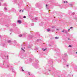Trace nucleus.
Here are the masks:
<instances>
[{"label":"nucleus","mask_w":77,"mask_h":77,"mask_svg":"<svg viewBox=\"0 0 77 77\" xmlns=\"http://www.w3.org/2000/svg\"><path fill=\"white\" fill-rule=\"evenodd\" d=\"M62 58L64 61L63 63L65 64V62H67V59H68V56L66 54V53H65L64 54V56L62 57Z\"/></svg>","instance_id":"nucleus-2"},{"label":"nucleus","mask_w":77,"mask_h":77,"mask_svg":"<svg viewBox=\"0 0 77 77\" xmlns=\"http://www.w3.org/2000/svg\"><path fill=\"white\" fill-rule=\"evenodd\" d=\"M68 40H70V39H69V38H68Z\"/></svg>","instance_id":"nucleus-59"},{"label":"nucleus","mask_w":77,"mask_h":77,"mask_svg":"<svg viewBox=\"0 0 77 77\" xmlns=\"http://www.w3.org/2000/svg\"><path fill=\"white\" fill-rule=\"evenodd\" d=\"M50 63L48 64V65H50Z\"/></svg>","instance_id":"nucleus-63"},{"label":"nucleus","mask_w":77,"mask_h":77,"mask_svg":"<svg viewBox=\"0 0 77 77\" xmlns=\"http://www.w3.org/2000/svg\"><path fill=\"white\" fill-rule=\"evenodd\" d=\"M65 33H68V31H65Z\"/></svg>","instance_id":"nucleus-40"},{"label":"nucleus","mask_w":77,"mask_h":77,"mask_svg":"<svg viewBox=\"0 0 77 77\" xmlns=\"http://www.w3.org/2000/svg\"><path fill=\"white\" fill-rule=\"evenodd\" d=\"M18 5H19L18 6H20V4H18ZM20 7H21V6H20Z\"/></svg>","instance_id":"nucleus-49"},{"label":"nucleus","mask_w":77,"mask_h":77,"mask_svg":"<svg viewBox=\"0 0 77 77\" xmlns=\"http://www.w3.org/2000/svg\"><path fill=\"white\" fill-rule=\"evenodd\" d=\"M55 39H59V37H55Z\"/></svg>","instance_id":"nucleus-39"},{"label":"nucleus","mask_w":77,"mask_h":77,"mask_svg":"<svg viewBox=\"0 0 77 77\" xmlns=\"http://www.w3.org/2000/svg\"><path fill=\"white\" fill-rule=\"evenodd\" d=\"M38 17H36L35 19L33 18L32 19H31V20H32V21H34V20H35V21H36L37 20H38Z\"/></svg>","instance_id":"nucleus-10"},{"label":"nucleus","mask_w":77,"mask_h":77,"mask_svg":"<svg viewBox=\"0 0 77 77\" xmlns=\"http://www.w3.org/2000/svg\"><path fill=\"white\" fill-rule=\"evenodd\" d=\"M24 12V10H23L22 11V12Z\"/></svg>","instance_id":"nucleus-57"},{"label":"nucleus","mask_w":77,"mask_h":77,"mask_svg":"<svg viewBox=\"0 0 77 77\" xmlns=\"http://www.w3.org/2000/svg\"><path fill=\"white\" fill-rule=\"evenodd\" d=\"M60 17H62V15H60Z\"/></svg>","instance_id":"nucleus-50"},{"label":"nucleus","mask_w":77,"mask_h":77,"mask_svg":"<svg viewBox=\"0 0 77 77\" xmlns=\"http://www.w3.org/2000/svg\"><path fill=\"white\" fill-rule=\"evenodd\" d=\"M21 11H22V10H20V11H19V12H21Z\"/></svg>","instance_id":"nucleus-52"},{"label":"nucleus","mask_w":77,"mask_h":77,"mask_svg":"<svg viewBox=\"0 0 77 77\" xmlns=\"http://www.w3.org/2000/svg\"><path fill=\"white\" fill-rule=\"evenodd\" d=\"M72 28H73V27H70V29H72Z\"/></svg>","instance_id":"nucleus-46"},{"label":"nucleus","mask_w":77,"mask_h":77,"mask_svg":"<svg viewBox=\"0 0 77 77\" xmlns=\"http://www.w3.org/2000/svg\"><path fill=\"white\" fill-rule=\"evenodd\" d=\"M32 47V45H29L28 46V48H31Z\"/></svg>","instance_id":"nucleus-11"},{"label":"nucleus","mask_w":77,"mask_h":77,"mask_svg":"<svg viewBox=\"0 0 77 77\" xmlns=\"http://www.w3.org/2000/svg\"><path fill=\"white\" fill-rule=\"evenodd\" d=\"M39 41H40V39H38L37 40V41L38 42Z\"/></svg>","instance_id":"nucleus-48"},{"label":"nucleus","mask_w":77,"mask_h":77,"mask_svg":"<svg viewBox=\"0 0 77 77\" xmlns=\"http://www.w3.org/2000/svg\"><path fill=\"white\" fill-rule=\"evenodd\" d=\"M35 61L36 62H37L38 63V62H39V61H38V60H35Z\"/></svg>","instance_id":"nucleus-30"},{"label":"nucleus","mask_w":77,"mask_h":77,"mask_svg":"<svg viewBox=\"0 0 77 77\" xmlns=\"http://www.w3.org/2000/svg\"><path fill=\"white\" fill-rule=\"evenodd\" d=\"M1 37H2V35H0V38H1Z\"/></svg>","instance_id":"nucleus-61"},{"label":"nucleus","mask_w":77,"mask_h":77,"mask_svg":"<svg viewBox=\"0 0 77 77\" xmlns=\"http://www.w3.org/2000/svg\"><path fill=\"white\" fill-rule=\"evenodd\" d=\"M0 1H1L2 2H3V0H0Z\"/></svg>","instance_id":"nucleus-53"},{"label":"nucleus","mask_w":77,"mask_h":77,"mask_svg":"<svg viewBox=\"0 0 77 77\" xmlns=\"http://www.w3.org/2000/svg\"><path fill=\"white\" fill-rule=\"evenodd\" d=\"M36 33L37 34V35H38V36H39V32H36Z\"/></svg>","instance_id":"nucleus-35"},{"label":"nucleus","mask_w":77,"mask_h":77,"mask_svg":"<svg viewBox=\"0 0 77 77\" xmlns=\"http://www.w3.org/2000/svg\"><path fill=\"white\" fill-rule=\"evenodd\" d=\"M76 71H77V69H75Z\"/></svg>","instance_id":"nucleus-64"},{"label":"nucleus","mask_w":77,"mask_h":77,"mask_svg":"<svg viewBox=\"0 0 77 77\" xmlns=\"http://www.w3.org/2000/svg\"><path fill=\"white\" fill-rule=\"evenodd\" d=\"M62 32H64V31L63 30L62 31Z\"/></svg>","instance_id":"nucleus-60"},{"label":"nucleus","mask_w":77,"mask_h":77,"mask_svg":"<svg viewBox=\"0 0 77 77\" xmlns=\"http://www.w3.org/2000/svg\"><path fill=\"white\" fill-rule=\"evenodd\" d=\"M45 71L44 72V74L45 75H49V73H50V70L48 69L45 70Z\"/></svg>","instance_id":"nucleus-4"},{"label":"nucleus","mask_w":77,"mask_h":77,"mask_svg":"<svg viewBox=\"0 0 77 77\" xmlns=\"http://www.w3.org/2000/svg\"><path fill=\"white\" fill-rule=\"evenodd\" d=\"M20 70H21V71H23H23H24V70H23V68L22 67H21V69H20Z\"/></svg>","instance_id":"nucleus-22"},{"label":"nucleus","mask_w":77,"mask_h":77,"mask_svg":"<svg viewBox=\"0 0 77 77\" xmlns=\"http://www.w3.org/2000/svg\"><path fill=\"white\" fill-rule=\"evenodd\" d=\"M35 6L37 7V8H38V6H39V4H38L37 3L36 5H35Z\"/></svg>","instance_id":"nucleus-17"},{"label":"nucleus","mask_w":77,"mask_h":77,"mask_svg":"<svg viewBox=\"0 0 77 77\" xmlns=\"http://www.w3.org/2000/svg\"><path fill=\"white\" fill-rule=\"evenodd\" d=\"M60 7L62 8V6H61L60 5Z\"/></svg>","instance_id":"nucleus-51"},{"label":"nucleus","mask_w":77,"mask_h":77,"mask_svg":"<svg viewBox=\"0 0 77 77\" xmlns=\"http://www.w3.org/2000/svg\"><path fill=\"white\" fill-rule=\"evenodd\" d=\"M19 37H22V36L23 37V35H19Z\"/></svg>","instance_id":"nucleus-29"},{"label":"nucleus","mask_w":77,"mask_h":77,"mask_svg":"<svg viewBox=\"0 0 77 77\" xmlns=\"http://www.w3.org/2000/svg\"><path fill=\"white\" fill-rule=\"evenodd\" d=\"M14 43H16V41L14 40Z\"/></svg>","instance_id":"nucleus-41"},{"label":"nucleus","mask_w":77,"mask_h":77,"mask_svg":"<svg viewBox=\"0 0 77 77\" xmlns=\"http://www.w3.org/2000/svg\"><path fill=\"white\" fill-rule=\"evenodd\" d=\"M55 73H56V71H54V72H53L52 75H54V74H55Z\"/></svg>","instance_id":"nucleus-24"},{"label":"nucleus","mask_w":77,"mask_h":77,"mask_svg":"<svg viewBox=\"0 0 77 77\" xmlns=\"http://www.w3.org/2000/svg\"><path fill=\"white\" fill-rule=\"evenodd\" d=\"M69 6H71V7H72V6H73V5L72 4H69Z\"/></svg>","instance_id":"nucleus-27"},{"label":"nucleus","mask_w":77,"mask_h":77,"mask_svg":"<svg viewBox=\"0 0 77 77\" xmlns=\"http://www.w3.org/2000/svg\"><path fill=\"white\" fill-rule=\"evenodd\" d=\"M12 11H14V12H15L16 11V10H15V9L14 8H12Z\"/></svg>","instance_id":"nucleus-19"},{"label":"nucleus","mask_w":77,"mask_h":77,"mask_svg":"<svg viewBox=\"0 0 77 77\" xmlns=\"http://www.w3.org/2000/svg\"><path fill=\"white\" fill-rule=\"evenodd\" d=\"M54 26H52V28H54Z\"/></svg>","instance_id":"nucleus-58"},{"label":"nucleus","mask_w":77,"mask_h":77,"mask_svg":"<svg viewBox=\"0 0 77 77\" xmlns=\"http://www.w3.org/2000/svg\"><path fill=\"white\" fill-rule=\"evenodd\" d=\"M5 68H9V69H10L11 71H12V72H15V70L13 69V67L11 66V65H5Z\"/></svg>","instance_id":"nucleus-1"},{"label":"nucleus","mask_w":77,"mask_h":77,"mask_svg":"<svg viewBox=\"0 0 77 77\" xmlns=\"http://www.w3.org/2000/svg\"><path fill=\"white\" fill-rule=\"evenodd\" d=\"M47 50V49H44V48L42 49V50L43 51H45V50Z\"/></svg>","instance_id":"nucleus-26"},{"label":"nucleus","mask_w":77,"mask_h":77,"mask_svg":"<svg viewBox=\"0 0 77 77\" xmlns=\"http://www.w3.org/2000/svg\"><path fill=\"white\" fill-rule=\"evenodd\" d=\"M72 15H74V14H75V13L74 12L72 13Z\"/></svg>","instance_id":"nucleus-47"},{"label":"nucleus","mask_w":77,"mask_h":77,"mask_svg":"<svg viewBox=\"0 0 77 77\" xmlns=\"http://www.w3.org/2000/svg\"><path fill=\"white\" fill-rule=\"evenodd\" d=\"M32 60L31 59H30V60H27V63H30V62H31Z\"/></svg>","instance_id":"nucleus-9"},{"label":"nucleus","mask_w":77,"mask_h":77,"mask_svg":"<svg viewBox=\"0 0 77 77\" xmlns=\"http://www.w3.org/2000/svg\"><path fill=\"white\" fill-rule=\"evenodd\" d=\"M69 66V65L68 64L67 65H66V66H67V67H68Z\"/></svg>","instance_id":"nucleus-45"},{"label":"nucleus","mask_w":77,"mask_h":77,"mask_svg":"<svg viewBox=\"0 0 77 77\" xmlns=\"http://www.w3.org/2000/svg\"><path fill=\"white\" fill-rule=\"evenodd\" d=\"M50 29H48L47 30V32H50Z\"/></svg>","instance_id":"nucleus-32"},{"label":"nucleus","mask_w":77,"mask_h":77,"mask_svg":"<svg viewBox=\"0 0 77 77\" xmlns=\"http://www.w3.org/2000/svg\"><path fill=\"white\" fill-rule=\"evenodd\" d=\"M24 56L25 57H26V56H27V54H24Z\"/></svg>","instance_id":"nucleus-28"},{"label":"nucleus","mask_w":77,"mask_h":77,"mask_svg":"<svg viewBox=\"0 0 77 77\" xmlns=\"http://www.w3.org/2000/svg\"><path fill=\"white\" fill-rule=\"evenodd\" d=\"M10 32H14V29H10Z\"/></svg>","instance_id":"nucleus-21"},{"label":"nucleus","mask_w":77,"mask_h":77,"mask_svg":"<svg viewBox=\"0 0 77 77\" xmlns=\"http://www.w3.org/2000/svg\"><path fill=\"white\" fill-rule=\"evenodd\" d=\"M13 26H14L15 27V26H16V24L15 23H14L12 24Z\"/></svg>","instance_id":"nucleus-23"},{"label":"nucleus","mask_w":77,"mask_h":77,"mask_svg":"<svg viewBox=\"0 0 77 77\" xmlns=\"http://www.w3.org/2000/svg\"><path fill=\"white\" fill-rule=\"evenodd\" d=\"M8 42V43H10L11 42H12L11 41V40H8L7 41Z\"/></svg>","instance_id":"nucleus-20"},{"label":"nucleus","mask_w":77,"mask_h":77,"mask_svg":"<svg viewBox=\"0 0 77 77\" xmlns=\"http://www.w3.org/2000/svg\"><path fill=\"white\" fill-rule=\"evenodd\" d=\"M50 62H51L52 63H53V62L52 60H50Z\"/></svg>","instance_id":"nucleus-38"},{"label":"nucleus","mask_w":77,"mask_h":77,"mask_svg":"<svg viewBox=\"0 0 77 77\" xmlns=\"http://www.w3.org/2000/svg\"><path fill=\"white\" fill-rule=\"evenodd\" d=\"M20 57L21 58H23V57H24V56L23 55V54H21L20 55Z\"/></svg>","instance_id":"nucleus-13"},{"label":"nucleus","mask_w":77,"mask_h":77,"mask_svg":"<svg viewBox=\"0 0 77 77\" xmlns=\"http://www.w3.org/2000/svg\"><path fill=\"white\" fill-rule=\"evenodd\" d=\"M23 18H26V16H23Z\"/></svg>","instance_id":"nucleus-37"},{"label":"nucleus","mask_w":77,"mask_h":77,"mask_svg":"<svg viewBox=\"0 0 77 77\" xmlns=\"http://www.w3.org/2000/svg\"><path fill=\"white\" fill-rule=\"evenodd\" d=\"M47 6H48V5H47V4H46V7L47 9H48V8H47Z\"/></svg>","instance_id":"nucleus-36"},{"label":"nucleus","mask_w":77,"mask_h":77,"mask_svg":"<svg viewBox=\"0 0 77 77\" xmlns=\"http://www.w3.org/2000/svg\"><path fill=\"white\" fill-rule=\"evenodd\" d=\"M6 54L5 53L2 54V58L3 59H8V56L6 55Z\"/></svg>","instance_id":"nucleus-3"},{"label":"nucleus","mask_w":77,"mask_h":77,"mask_svg":"<svg viewBox=\"0 0 77 77\" xmlns=\"http://www.w3.org/2000/svg\"><path fill=\"white\" fill-rule=\"evenodd\" d=\"M4 9L5 10V11L6 12V11H7L8 10V8L6 7H4Z\"/></svg>","instance_id":"nucleus-18"},{"label":"nucleus","mask_w":77,"mask_h":77,"mask_svg":"<svg viewBox=\"0 0 77 77\" xmlns=\"http://www.w3.org/2000/svg\"><path fill=\"white\" fill-rule=\"evenodd\" d=\"M9 63V61H8V60H6V61H4L3 65H6V63Z\"/></svg>","instance_id":"nucleus-7"},{"label":"nucleus","mask_w":77,"mask_h":77,"mask_svg":"<svg viewBox=\"0 0 77 77\" xmlns=\"http://www.w3.org/2000/svg\"><path fill=\"white\" fill-rule=\"evenodd\" d=\"M58 63H60L61 61H60V60H58Z\"/></svg>","instance_id":"nucleus-33"},{"label":"nucleus","mask_w":77,"mask_h":77,"mask_svg":"<svg viewBox=\"0 0 77 77\" xmlns=\"http://www.w3.org/2000/svg\"><path fill=\"white\" fill-rule=\"evenodd\" d=\"M69 47H72V46L71 45H69Z\"/></svg>","instance_id":"nucleus-42"},{"label":"nucleus","mask_w":77,"mask_h":77,"mask_svg":"<svg viewBox=\"0 0 77 77\" xmlns=\"http://www.w3.org/2000/svg\"><path fill=\"white\" fill-rule=\"evenodd\" d=\"M63 3H66V2H65V1H64V2H63Z\"/></svg>","instance_id":"nucleus-55"},{"label":"nucleus","mask_w":77,"mask_h":77,"mask_svg":"<svg viewBox=\"0 0 77 77\" xmlns=\"http://www.w3.org/2000/svg\"><path fill=\"white\" fill-rule=\"evenodd\" d=\"M35 64V68L37 69L38 68H39V65H38V66H37V65H37V64L36 63Z\"/></svg>","instance_id":"nucleus-12"},{"label":"nucleus","mask_w":77,"mask_h":77,"mask_svg":"<svg viewBox=\"0 0 77 77\" xmlns=\"http://www.w3.org/2000/svg\"><path fill=\"white\" fill-rule=\"evenodd\" d=\"M27 45V42H26L23 43L22 46V47H24V46H26Z\"/></svg>","instance_id":"nucleus-5"},{"label":"nucleus","mask_w":77,"mask_h":77,"mask_svg":"<svg viewBox=\"0 0 77 77\" xmlns=\"http://www.w3.org/2000/svg\"><path fill=\"white\" fill-rule=\"evenodd\" d=\"M5 26H7V27H9V26L8 25H5Z\"/></svg>","instance_id":"nucleus-44"},{"label":"nucleus","mask_w":77,"mask_h":77,"mask_svg":"<svg viewBox=\"0 0 77 77\" xmlns=\"http://www.w3.org/2000/svg\"><path fill=\"white\" fill-rule=\"evenodd\" d=\"M52 32H53L54 31V30H52Z\"/></svg>","instance_id":"nucleus-54"},{"label":"nucleus","mask_w":77,"mask_h":77,"mask_svg":"<svg viewBox=\"0 0 77 77\" xmlns=\"http://www.w3.org/2000/svg\"><path fill=\"white\" fill-rule=\"evenodd\" d=\"M32 37H33V36L32 35H30L29 34L28 35V39H31V38H32Z\"/></svg>","instance_id":"nucleus-8"},{"label":"nucleus","mask_w":77,"mask_h":77,"mask_svg":"<svg viewBox=\"0 0 77 77\" xmlns=\"http://www.w3.org/2000/svg\"><path fill=\"white\" fill-rule=\"evenodd\" d=\"M31 26H34V23H32L31 24Z\"/></svg>","instance_id":"nucleus-34"},{"label":"nucleus","mask_w":77,"mask_h":77,"mask_svg":"<svg viewBox=\"0 0 77 77\" xmlns=\"http://www.w3.org/2000/svg\"><path fill=\"white\" fill-rule=\"evenodd\" d=\"M49 46H51V45H49Z\"/></svg>","instance_id":"nucleus-62"},{"label":"nucleus","mask_w":77,"mask_h":77,"mask_svg":"<svg viewBox=\"0 0 77 77\" xmlns=\"http://www.w3.org/2000/svg\"><path fill=\"white\" fill-rule=\"evenodd\" d=\"M70 30V29H69L68 30V31H69Z\"/></svg>","instance_id":"nucleus-56"},{"label":"nucleus","mask_w":77,"mask_h":77,"mask_svg":"<svg viewBox=\"0 0 77 77\" xmlns=\"http://www.w3.org/2000/svg\"><path fill=\"white\" fill-rule=\"evenodd\" d=\"M35 48L36 49V50H38V48H37V47H35Z\"/></svg>","instance_id":"nucleus-43"},{"label":"nucleus","mask_w":77,"mask_h":77,"mask_svg":"<svg viewBox=\"0 0 77 77\" xmlns=\"http://www.w3.org/2000/svg\"><path fill=\"white\" fill-rule=\"evenodd\" d=\"M21 49L22 50V51H24V52L25 51V50H24V49H25V47L22 48H21Z\"/></svg>","instance_id":"nucleus-15"},{"label":"nucleus","mask_w":77,"mask_h":77,"mask_svg":"<svg viewBox=\"0 0 77 77\" xmlns=\"http://www.w3.org/2000/svg\"><path fill=\"white\" fill-rule=\"evenodd\" d=\"M28 74H29V75H30V76H31V77H33L34 76L31 73V72H28Z\"/></svg>","instance_id":"nucleus-6"},{"label":"nucleus","mask_w":77,"mask_h":77,"mask_svg":"<svg viewBox=\"0 0 77 77\" xmlns=\"http://www.w3.org/2000/svg\"><path fill=\"white\" fill-rule=\"evenodd\" d=\"M26 36V33H24L22 35V37H25Z\"/></svg>","instance_id":"nucleus-14"},{"label":"nucleus","mask_w":77,"mask_h":77,"mask_svg":"<svg viewBox=\"0 0 77 77\" xmlns=\"http://www.w3.org/2000/svg\"><path fill=\"white\" fill-rule=\"evenodd\" d=\"M59 77H63V75H60L59 76Z\"/></svg>","instance_id":"nucleus-31"},{"label":"nucleus","mask_w":77,"mask_h":77,"mask_svg":"<svg viewBox=\"0 0 77 77\" xmlns=\"http://www.w3.org/2000/svg\"><path fill=\"white\" fill-rule=\"evenodd\" d=\"M3 6H7V4L6 3H5L4 4Z\"/></svg>","instance_id":"nucleus-25"},{"label":"nucleus","mask_w":77,"mask_h":77,"mask_svg":"<svg viewBox=\"0 0 77 77\" xmlns=\"http://www.w3.org/2000/svg\"><path fill=\"white\" fill-rule=\"evenodd\" d=\"M17 22L19 24H21V21L20 20H17Z\"/></svg>","instance_id":"nucleus-16"}]
</instances>
